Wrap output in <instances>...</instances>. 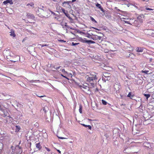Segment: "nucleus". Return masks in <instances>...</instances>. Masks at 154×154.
<instances>
[{
	"instance_id": "nucleus-1",
	"label": "nucleus",
	"mask_w": 154,
	"mask_h": 154,
	"mask_svg": "<svg viewBox=\"0 0 154 154\" xmlns=\"http://www.w3.org/2000/svg\"><path fill=\"white\" fill-rule=\"evenodd\" d=\"M87 82L89 83L92 87H94L96 83L97 78L96 73H91L86 76Z\"/></svg>"
},
{
	"instance_id": "nucleus-2",
	"label": "nucleus",
	"mask_w": 154,
	"mask_h": 154,
	"mask_svg": "<svg viewBox=\"0 0 154 154\" xmlns=\"http://www.w3.org/2000/svg\"><path fill=\"white\" fill-rule=\"evenodd\" d=\"M110 74L108 73H105L103 74L102 80L106 82V80H108L110 79Z\"/></svg>"
},
{
	"instance_id": "nucleus-3",
	"label": "nucleus",
	"mask_w": 154,
	"mask_h": 154,
	"mask_svg": "<svg viewBox=\"0 0 154 154\" xmlns=\"http://www.w3.org/2000/svg\"><path fill=\"white\" fill-rule=\"evenodd\" d=\"M114 88L116 91V92H119V89L120 88V84L119 82H116L114 85Z\"/></svg>"
},
{
	"instance_id": "nucleus-4",
	"label": "nucleus",
	"mask_w": 154,
	"mask_h": 154,
	"mask_svg": "<svg viewBox=\"0 0 154 154\" xmlns=\"http://www.w3.org/2000/svg\"><path fill=\"white\" fill-rule=\"evenodd\" d=\"M144 32L146 33L147 35L154 36L153 35H154V31H153L151 29H146L145 30Z\"/></svg>"
},
{
	"instance_id": "nucleus-5",
	"label": "nucleus",
	"mask_w": 154,
	"mask_h": 154,
	"mask_svg": "<svg viewBox=\"0 0 154 154\" xmlns=\"http://www.w3.org/2000/svg\"><path fill=\"white\" fill-rule=\"evenodd\" d=\"M140 23H141V22L139 21H138V20H135L133 22V24L134 26L139 27Z\"/></svg>"
},
{
	"instance_id": "nucleus-6",
	"label": "nucleus",
	"mask_w": 154,
	"mask_h": 154,
	"mask_svg": "<svg viewBox=\"0 0 154 154\" xmlns=\"http://www.w3.org/2000/svg\"><path fill=\"white\" fill-rule=\"evenodd\" d=\"M27 17L29 18L32 19H34L35 18L34 15L30 13H28L27 14Z\"/></svg>"
},
{
	"instance_id": "nucleus-7",
	"label": "nucleus",
	"mask_w": 154,
	"mask_h": 154,
	"mask_svg": "<svg viewBox=\"0 0 154 154\" xmlns=\"http://www.w3.org/2000/svg\"><path fill=\"white\" fill-rule=\"evenodd\" d=\"M3 3L4 5H6L8 3H9L10 5H12L13 4V2L12 0H6L4 1L3 2Z\"/></svg>"
},
{
	"instance_id": "nucleus-8",
	"label": "nucleus",
	"mask_w": 154,
	"mask_h": 154,
	"mask_svg": "<svg viewBox=\"0 0 154 154\" xmlns=\"http://www.w3.org/2000/svg\"><path fill=\"white\" fill-rule=\"evenodd\" d=\"M38 8L40 9L41 10H42L44 11H45L47 12V13H48V10H49V9H47L45 7H44L43 6H41V7L40 8Z\"/></svg>"
},
{
	"instance_id": "nucleus-9",
	"label": "nucleus",
	"mask_w": 154,
	"mask_h": 154,
	"mask_svg": "<svg viewBox=\"0 0 154 154\" xmlns=\"http://www.w3.org/2000/svg\"><path fill=\"white\" fill-rule=\"evenodd\" d=\"M96 7H97L99 8L103 12H104V11L103 9V8L102 7L101 5L100 4H99L98 3H97L96 4Z\"/></svg>"
},
{
	"instance_id": "nucleus-10",
	"label": "nucleus",
	"mask_w": 154,
	"mask_h": 154,
	"mask_svg": "<svg viewBox=\"0 0 154 154\" xmlns=\"http://www.w3.org/2000/svg\"><path fill=\"white\" fill-rule=\"evenodd\" d=\"M101 38V36H99L96 35H93L91 37V39L95 40H98V38Z\"/></svg>"
},
{
	"instance_id": "nucleus-11",
	"label": "nucleus",
	"mask_w": 154,
	"mask_h": 154,
	"mask_svg": "<svg viewBox=\"0 0 154 154\" xmlns=\"http://www.w3.org/2000/svg\"><path fill=\"white\" fill-rule=\"evenodd\" d=\"M144 48H143L137 47L136 48L137 51L138 52H141L143 51Z\"/></svg>"
},
{
	"instance_id": "nucleus-12",
	"label": "nucleus",
	"mask_w": 154,
	"mask_h": 154,
	"mask_svg": "<svg viewBox=\"0 0 154 154\" xmlns=\"http://www.w3.org/2000/svg\"><path fill=\"white\" fill-rule=\"evenodd\" d=\"M62 11L63 12V13L65 14V16H66L67 17L69 18V19H71V17L69 16V14H68V13L66 12V11L64 9H62Z\"/></svg>"
},
{
	"instance_id": "nucleus-13",
	"label": "nucleus",
	"mask_w": 154,
	"mask_h": 154,
	"mask_svg": "<svg viewBox=\"0 0 154 154\" xmlns=\"http://www.w3.org/2000/svg\"><path fill=\"white\" fill-rule=\"evenodd\" d=\"M80 40L83 43H87L88 44V40H87L86 38H81Z\"/></svg>"
},
{
	"instance_id": "nucleus-14",
	"label": "nucleus",
	"mask_w": 154,
	"mask_h": 154,
	"mask_svg": "<svg viewBox=\"0 0 154 154\" xmlns=\"http://www.w3.org/2000/svg\"><path fill=\"white\" fill-rule=\"evenodd\" d=\"M127 96L128 97H129L130 99H132L133 97H134V96L133 94H132L131 92H130L127 95Z\"/></svg>"
},
{
	"instance_id": "nucleus-15",
	"label": "nucleus",
	"mask_w": 154,
	"mask_h": 154,
	"mask_svg": "<svg viewBox=\"0 0 154 154\" xmlns=\"http://www.w3.org/2000/svg\"><path fill=\"white\" fill-rule=\"evenodd\" d=\"M36 147L39 150H40L42 148V147L41 146L40 143H38L36 144Z\"/></svg>"
},
{
	"instance_id": "nucleus-16",
	"label": "nucleus",
	"mask_w": 154,
	"mask_h": 154,
	"mask_svg": "<svg viewBox=\"0 0 154 154\" xmlns=\"http://www.w3.org/2000/svg\"><path fill=\"white\" fill-rule=\"evenodd\" d=\"M81 125L86 128H88L90 130H91V127L90 125H87L83 124H81Z\"/></svg>"
},
{
	"instance_id": "nucleus-17",
	"label": "nucleus",
	"mask_w": 154,
	"mask_h": 154,
	"mask_svg": "<svg viewBox=\"0 0 154 154\" xmlns=\"http://www.w3.org/2000/svg\"><path fill=\"white\" fill-rule=\"evenodd\" d=\"M10 35L11 36H12L13 37H15L16 36V35L15 34L14 31H11L10 32Z\"/></svg>"
},
{
	"instance_id": "nucleus-18",
	"label": "nucleus",
	"mask_w": 154,
	"mask_h": 154,
	"mask_svg": "<svg viewBox=\"0 0 154 154\" xmlns=\"http://www.w3.org/2000/svg\"><path fill=\"white\" fill-rule=\"evenodd\" d=\"M15 128L16 131L17 132L19 131L20 128V126L18 125H16Z\"/></svg>"
},
{
	"instance_id": "nucleus-19",
	"label": "nucleus",
	"mask_w": 154,
	"mask_h": 154,
	"mask_svg": "<svg viewBox=\"0 0 154 154\" xmlns=\"http://www.w3.org/2000/svg\"><path fill=\"white\" fill-rule=\"evenodd\" d=\"M144 96L146 97V99L148 100V98L150 97V95L149 94H143Z\"/></svg>"
},
{
	"instance_id": "nucleus-20",
	"label": "nucleus",
	"mask_w": 154,
	"mask_h": 154,
	"mask_svg": "<svg viewBox=\"0 0 154 154\" xmlns=\"http://www.w3.org/2000/svg\"><path fill=\"white\" fill-rule=\"evenodd\" d=\"M48 14H50V12H51L52 14H53L55 16H57V14H55V13L53 11H51L50 10H48Z\"/></svg>"
},
{
	"instance_id": "nucleus-21",
	"label": "nucleus",
	"mask_w": 154,
	"mask_h": 154,
	"mask_svg": "<svg viewBox=\"0 0 154 154\" xmlns=\"http://www.w3.org/2000/svg\"><path fill=\"white\" fill-rule=\"evenodd\" d=\"M68 75V74H60V75L62 76L64 78H66V79H67L68 80H69V79L67 77V75Z\"/></svg>"
},
{
	"instance_id": "nucleus-22",
	"label": "nucleus",
	"mask_w": 154,
	"mask_h": 154,
	"mask_svg": "<svg viewBox=\"0 0 154 154\" xmlns=\"http://www.w3.org/2000/svg\"><path fill=\"white\" fill-rule=\"evenodd\" d=\"M83 88L88 90L89 89V87L88 86L85 85H83Z\"/></svg>"
},
{
	"instance_id": "nucleus-23",
	"label": "nucleus",
	"mask_w": 154,
	"mask_h": 154,
	"mask_svg": "<svg viewBox=\"0 0 154 154\" xmlns=\"http://www.w3.org/2000/svg\"><path fill=\"white\" fill-rule=\"evenodd\" d=\"M95 43H96V42H94V41L91 40H88V44L89 45H90L91 44Z\"/></svg>"
},
{
	"instance_id": "nucleus-24",
	"label": "nucleus",
	"mask_w": 154,
	"mask_h": 154,
	"mask_svg": "<svg viewBox=\"0 0 154 154\" xmlns=\"http://www.w3.org/2000/svg\"><path fill=\"white\" fill-rule=\"evenodd\" d=\"M90 19L92 21L94 22L95 23H97V21L92 17H90Z\"/></svg>"
},
{
	"instance_id": "nucleus-25",
	"label": "nucleus",
	"mask_w": 154,
	"mask_h": 154,
	"mask_svg": "<svg viewBox=\"0 0 154 154\" xmlns=\"http://www.w3.org/2000/svg\"><path fill=\"white\" fill-rule=\"evenodd\" d=\"M60 70H61L62 72L64 74H68V73L67 72L65 71L64 69H63L62 70L60 69Z\"/></svg>"
},
{
	"instance_id": "nucleus-26",
	"label": "nucleus",
	"mask_w": 154,
	"mask_h": 154,
	"mask_svg": "<svg viewBox=\"0 0 154 154\" xmlns=\"http://www.w3.org/2000/svg\"><path fill=\"white\" fill-rule=\"evenodd\" d=\"M78 44H79V43H74V42H72L71 44V45L72 46H75L77 45Z\"/></svg>"
},
{
	"instance_id": "nucleus-27",
	"label": "nucleus",
	"mask_w": 154,
	"mask_h": 154,
	"mask_svg": "<svg viewBox=\"0 0 154 154\" xmlns=\"http://www.w3.org/2000/svg\"><path fill=\"white\" fill-rule=\"evenodd\" d=\"M102 37L101 36V38H98V40H97L98 42L100 43L102 41Z\"/></svg>"
},
{
	"instance_id": "nucleus-28",
	"label": "nucleus",
	"mask_w": 154,
	"mask_h": 154,
	"mask_svg": "<svg viewBox=\"0 0 154 154\" xmlns=\"http://www.w3.org/2000/svg\"><path fill=\"white\" fill-rule=\"evenodd\" d=\"M102 103L103 104L105 105H106L107 103V102L105 100H101Z\"/></svg>"
},
{
	"instance_id": "nucleus-29",
	"label": "nucleus",
	"mask_w": 154,
	"mask_h": 154,
	"mask_svg": "<svg viewBox=\"0 0 154 154\" xmlns=\"http://www.w3.org/2000/svg\"><path fill=\"white\" fill-rule=\"evenodd\" d=\"M149 72V70H143L142 71V73H144L146 74H147Z\"/></svg>"
},
{
	"instance_id": "nucleus-30",
	"label": "nucleus",
	"mask_w": 154,
	"mask_h": 154,
	"mask_svg": "<svg viewBox=\"0 0 154 154\" xmlns=\"http://www.w3.org/2000/svg\"><path fill=\"white\" fill-rule=\"evenodd\" d=\"M141 16H139L137 18V20H138V21H140L141 22H142V19H141Z\"/></svg>"
},
{
	"instance_id": "nucleus-31",
	"label": "nucleus",
	"mask_w": 154,
	"mask_h": 154,
	"mask_svg": "<svg viewBox=\"0 0 154 154\" xmlns=\"http://www.w3.org/2000/svg\"><path fill=\"white\" fill-rule=\"evenodd\" d=\"M92 36V35H91L89 33H87V35L86 37H87L88 38H89L91 39Z\"/></svg>"
},
{
	"instance_id": "nucleus-32",
	"label": "nucleus",
	"mask_w": 154,
	"mask_h": 154,
	"mask_svg": "<svg viewBox=\"0 0 154 154\" xmlns=\"http://www.w3.org/2000/svg\"><path fill=\"white\" fill-rule=\"evenodd\" d=\"M27 6H30L32 7H34V4L33 3H31L30 4H28L27 5Z\"/></svg>"
},
{
	"instance_id": "nucleus-33",
	"label": "nucleus",
	"mask_w": 154,
	"mask_h": 154,
	"mask_svg": "<svg viewBox=\"0 0 154 154\" xmlns=\"http://www.w3.org/2000/svg\"><path fill=\"white\" fill-rule=\"evenodd\" d=\"M70 2H64L63 3V6H64L66 4L69 5Z\"/></svg>"
},
{
	"instance_id": "nucleus-34",
	"label": "nucleus",
	"mask_w": 154,
	"mask_h": 154,
	"mask_svg": "<svg viewBox=\"0 0 154 154\" xmlns=\"http://www.w3.org/2000/svg\"><path fill=\"white\" fill-rule=\"evenodd\" d=\"M79 111L80 113H82V106L81 105L79 106Z\"/></svg>"
},
{
	"instance_id": "nucleus-35",
	"label": "nucleus",
	"mask_w": 154,
	"mask_h": 154,
	"mask_svg": "<svg viewBox=\"0 0 154 154\" xmlns=\"http://www.w3.org/2000/svg\"><path fill=\"white\" fill-rule=\"evenodd\" d=\"M3 109L2 110L3 112H4V114L5 116H7V112H5V111L4 109V108L3 107Z\"/></svg>"
},
{
	"instance_id": "nucleus-36",
	"label": "nucleus",
	"mask_w": 154,
	"mask_h": 154,
	"mask_svg": "<svg viewBox=\"0 0 154 154\" xmlns=\"http://www.w3.org/2000/svg\"><path fill=\"white\" fill-rule=\"evenodd\" d=\"M122 12V11L118 9L117 11V13L118 14H121Z\"/></svg>"
},
{
	"instance_id": "nucleus-37",
	"label": "nucleus",
	"mask_w": 154,
	"mask_h": 154,
	"mask_svg": "<svg viewBox=\"0 0 154 154\" xmlns=\"http://www.w3.org/2000/svg\"><path fill=\"white\" fill-rule=\"evenodd\" d=\"M146 10H149V11H151V10H153V9H151V8H148V7H146Z\"/></svg>"
},
{
	"instance_id": "nucleus-38",
	"label": "nucleus",
	"mask_w": 154,
	"mask_h": 154,
	"mask_svg": "<svg viewBox=\"0 0 154 154\" xmlns=\"http://www.w3.org/2000/svg\"><path fill=\"white\" fill-rule=\"evenodd\" d=\"M41 45V46L42 47H43L44 46H48V45H46V44H40V45Z\"/></svg>"
},
{
	"instance_id": "nucleus-39",
	"label": "nucleus",
	"mask_w": 154,
	"mask_h": 154,
	"mask_svg": "<svg viewBox=\"0 0 154 154\" xmlns=\"http://www.w3.org/2000/svg\"><path fill=\"white\" fill-rule=\"evenodd\" d=\"M59 41L60 42H66V41H64V40H62L60 39L59 40Z\"/></svg>"
},
{
	"instance_id": "nucleus-40",
	"label": "nucleus",
	"mask_w": 154,
	"mask_h": 154,
	"mask_svg": "<svg viewBox=\"0 0 154 154\" xmlns=\"http://www.w3.org/2000/svg\"><path fill=\"white\" fill-rule=\"evenodd\" d=\"M65 27H66L67 28H70V26H69L68 25H67V23H65Z\"/></svg>"
},
{
	"instance_id": "nucleus-41",
	"label": "nucleus",
	"mask_w": 154,
	"mask_h": 154,
	"mask_svg": "<svg viewBox=\"0 0 154 154\" xmlns=\"http://www.w3.org/2000/svg\"><path fill=\"white\" fill-rule=\"evenodd\" d=\"M35 94L38 97H45V96L44 95V96H38V95L37 94Z\"/></svg>"
},
{
	"instance_id": "nucleus-42",
	"label": "nucleus",
	"mask_w": 154,
	"mask_h": 154,
	"mask_svg": "<svg viewBox=\"0 0 154 154\" xmlns=\"http://www.w3.org/2000/svg\"><path fill=\"white\" fill-rule=\"evenodd\" d=\"M123 21V20H122ZM123 21L125 22V23H127L128 24H130V23H129V21H127V20H123Z\"/></svg>"
},
{
	"instance_id": "nucleus-43",
	"label": "nucleus",
	"mask_w": 154,
	"mask_h": 154,
	"mask_svg": "<svg viewBox=\"0 0 154 154\" xmlns=\"http://www.w3.org/2000/svg\"><path fill=\"white\" fill-rule=\"evenodd\" d=\"M60 67H61V66H57L55 67H54V68L56 69L57 70L58 69H59L60 68Z\"/></svg>"
},
{
	"instance_id": "nucleus-44",
	"label": "nucleus",
	"mask_w": 154,
	"mask_h": 154,
	"mask_svg": "<svg viewBox=\"0 0 154 154\" xmlns=\"http://www.w3.org/2000/svg\"><path fill=\"white\" fill-rule=\"evenodd\" d=\"M45 148L46 149V150L47 151H48V152H49V151H51V150L49 149L48 148H47V147H45Z\"/></svg>"
},
{
	"instance_id": "nucleus-45",
	"label": "nucleus",
	"mask_w": 154,
	"mask_h": 154,
	"mask_svg": "<svg viewBox=\"0 0 154 154\" xmlns=\"http://www.w3.org/2000/svg\"><path fill=\"white\" fill-rule=\"evenodd\" d=\"M43 110L45 112H47V110L46 109L45 107L43 108Z\"/></svg>"
},
{
	"instance_id": "nucleus-46",
	"label": "nucleus",
	"mask_w": 154,
	"mask_h": 154,
	"mask_svg": "<svg viewBox=\"0 0 154 154\" xmlns=\"http://www.w3.org/2000/svg\"><path fill=\"white\" fill-rule=\"evenodd\" d=\"M92 28L94 29H96V30H99V29H97V28H94V27H92V26H91V27H90V29H91Z\"/></svg>"
},
{
	"instance_id": "nucleus-47",
	"label": "nucleus",
	"mask_w": 154,
	"mask_h": 154,
	"mask_svg": "<svg viewBox=\"0 0 154 154\" xmlns=\"http://www.w3.org/2000/svg\"><path fill=\"white\" fill-rule=\"evenodd\" d=\"M48 15L46 16V17H45V16L42 15V16L41 17L42 18H48Z\"/></svg>"
},
{
	"instance_id": "nucleus-48",
	"label": "nucleus",
	"mask_w": 154,
	"mask_h": 154,
	"mask_svg": "<svg viewBox=\"0 0 154 154\" xmlns=\"http://www.w3.org/2000/svg\"><path fill=\"white\" fill-rule=\"evenodd\" d=\"M37 80H31L30 81H29L30 82H35Z\"/></svg>"
},
{
	"instance_id": "nucleus-49",
	"label": "nucleus",
	"mask_w": 154,
	"mask_h": 154,
	"mask_svg": "<svg viewBox=\"0 0 154 154\" xmlns=\"http://www.w3.org/2000/svg\"><path fill=\"white\" fill-rule=\"evenodd\" d=\"M68 75L70 76L71 77H72V74L71 73H68V75H67V76Z\"/></svg>"
},
{
	"instance_id": "nucleus-50",
	"label": "nucleus",
	"mask_w": 154,
	"mask_h": 154,
	"mask_svg": "<svg viewBox=\"0 0 154 154\" xmlns=\"http://www.w3.org/2000/svg\"><path fill=\"white\" fill-rule=\"evenodd\" d=\"M79 87L81 89H82V88H83V85H79Z\"/></svg>"
},
{
	"instance_id": "nucleus-51",
	"label": "nucleus",
	"mask_w": 154,
	"mask_h": 154,
	"mask_svg": "<svg viewBox=\"0 0 154 154\" xmlns=\"http://www.w3.org/2000/svg\"><path fill=\"white\" fill-rule=\"evenodd\" d=\"M8 117H9V119H10V121H11V120L13 119L11 117L9 116H8Z\"/></svg>"
},
{
	"instance_id": "nucleus-52",
	"label": "nucleus",
	"mask_w": 154,
	"mask_h": 154,
	"mask_svg": "<svg viewBox=\"0 0 154 154\" xmlns=\"http://www.w3.org/2000/svg\"><path fill=\"white\" fill-rule=\"evenodd\" d=\"M0 110H2L3 109V107H2V106H1V105L0 104Z\"/></svg>"
},
{
	"instance_id": "nucleus-53",
	"label": "nucleus",
	"mask_w": 154,
	"mask_h": 154,
	"mask_svg": "<svg viewBox=\"0 0 154 154\" xmlns=\"http://www.w3.org/2000/svg\"><path fill=\"white\" fill-rule=\"evenodd\" d=\"M59 138H60L61 139H66V138H65V137H59Z\"/></svg>"
},
{
	"instance_id": "nucleus-54",
	"label": "nucleus",
	"mask_w": 154,
	"mask_h": 154,
	"mask_svg": "<svg viewBox=\"0 0 154 154\" xmlns=\"http://www.w3.org/2000/svg\"><path fill=\"white\" fill-rule=\"evenodd\" d=\"M105 53H108V52H109V51H108V50H105Z\"/></svg>"
},
{
	"instance_id": "nucleus-55",
	"label": "nucleus",
	"mask_w": 154,
	"mask_h": 154,
	"mask_svg": "<svg viewBox=\"0 0 154 154\" xmlns=\"http://www.w3.org/2000/svg\"><path fill=\"white\" fill-rule=\"evenodd\" d=\"M57 151L59 153H61V151L59 150H58V149H57Z\"/></svg>"
},
{
	"instance_id": "nucleus-56",
	"label": "nucleus",
	"mask_w": 154,
	"mask_h": 154,
	"mask_svg": "<svg viewBox=\"0 0 154 154\" xmlns=\"http://www.w3.org/2000/svg\"><path fill=\"white\" fill-rule=\"evenodd\" d=\"M130 46H131V45H129L128 46V47L130 49H128V50H130V49H131L130 47Z\"/></svg>"
},
{
	"instance_id": "nucleus-57",
	"label": "nucleus",
	"mask_w": 154,
	"mask_h": 154,
	"mask_svg": "<svg viewBox=\"0 0 154 154\" xmlns=\"http://www.w3.org/2000/svg\"><path fill=\"white\" fill-rule=\"evenodd\" d=\"M107 105L108 107H110L111 105L109 103H107Z\"/></svg>"
},
{
	"instance_id": "nucleus-58",
	"label": "nucleus",
	"mask_w": 154,
	"mask_h": 154,
	"mask_svg": "<svg viewBox=\"0 0 154 154\" xmlns=\"http://www.w3.org/2000/svg\"><path fill=\"white\" fill-rule=\"evenodd\" d=\"M11 61L12 62L14 63V62H16L17 61H14V60H11Z\"/></svg>"
},
{
	"instance_id": "nucleus-59",
	"label": "nucleus",
	"mask_w": 154,
	"mask_h": 154,
	"mask_svg": "<svg viewBox=\"0 0 154 154\" xmlns=\"http://www.w3.org/2000/svg\"><path fill=\"white\" fill-rule=\"evenodd\" d=\"M70 32L72 34H73V35H74V34H74V32H72V31H70Z\"/></svg>"
},
{
	"instance_id": "nucleus-60",
	"label": "nucleus",
	"mask_w": 154,
	"mask_h": 154,
	"mask_svg": "<svg viewBox=\"0 0 154 154\" xmlns=\"http://www.w3.org/2000/svg\"><path fill=\"white\" fill-rule=\"evenodd\" d=\"M39 10H37V11L36 12V14H38L39 13Z\"/></svg>"
},
{
	"instance_id": "nucleus-61",
	"label": "nucleus",
	"mask_w": 154,
	"mask_h": 154,
	"mask_svg": "<svg viewBox=\"0 0 154 154\" xmlns=\"http://www.w3.org/2000/svg\"><path fill=\"white\" fill-rule=\"evenodd\" d=\"M76 1V0H72V2H75Z\"/></svg>"
},
{
	"instance_id": "nucleus-62",
	"label": "nucleus",
	"mask_w": 154,
	"mask_h": 154,
	"mask_svg": "<svg viewBox=\"0 0 154 154\" xmlns=\"http://www.w3.org/2000/svg\"><path fill=\"white\" fill-rule=\"evenodd\" d=\"M61 25L63 26V28H64V27L65 26V24L64 25L63 24H62Z\"/></svg>"
},
{
	"instance_id": "nucleus-63",
	"label": "nucleus",
	"mask_w": 154,
	"mask_h": 154,
	"mask_svg": "<svg viewBox=\"0 0 154 154\" xmlns=\"http://www.w3.org/2000/svg\"><path fill=\"white\" fill-rule=\"evenodd\" d=\"M70 29H74L73 28H72V27H70Z\"/></svg>"
},
{
	"instance_id": "nucleus-64",
	"label": "nucleus",
	"mask_w": 154,
	"mask_h": 154,
	"mask_svg": "<svg viewBox=\"0 0 154 154\" xmlns=\"http://www.w3.org/2000/svg\"><path fill=\"white\" fill-rule=\"evenodd\" d=\"M122 19H126L127 18L125 17V18H122Z\"/></svg>"
}]
</instances>
